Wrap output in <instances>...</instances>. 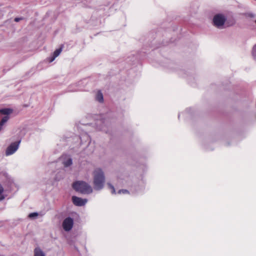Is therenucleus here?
I'll use <instances>...</instances> for the list:
<instances>
[{"label":"nucleus","mask_w":256,"mask_h":256,"mask_svg":"<svg viewBox=\"0 0 256 256\" xmlns=\"http://www.w3.org/2000/svg\"><path fill=\"white\" fill-rule=\"evenodd\" d=\"M73 188L82 194H90L92 192V187L84 181H76L72 184Z\"/></svg>","instance_id":"2"},{"label":"nucleus","mask_w":256,"mask_h":256,"mask_svg":"<svg viewBox=\"0 0 256 256\" xmlns=\"http://www.w3.org/2000/svg\"><path fill=\"white\" fill-rule=\"evenodd\" d=\"M86 138L88 140L89 138H88V136L87 134L86 135Z\"/></svg>","instance_id":"23"},{"label":"nucleus","mask_w":256,"mask_h":256,"mask_svg":"<svg viewBox=\"0 0 256 256\" xmlns=\"http://www.w3.org/2000/svg\"><path fill=\"white\" fill-rule=\"evenodd\" d=\"M72 159L68 158L66 160L65 159V167L68 166L72 164Z\"/></svg>","instance_id":"12"},{"label":"nucleus","mask_w":256,"mask_h":256,"mask_svg":"<svg viewBox=\"0 0 256 256\" xmlns=\"http://www.w3.org/2000/svg\"><path fill=\"white\" fill-rule=\"evenodd\" d=\"M5 198L4 196H0V201H2V200H4Z\"/></svg>","instance_id":"21"},{"label":"nucleus","mask_w":256,"mask_h":256,"mask_svg":"<svg viewBox=\"0 0 256 256\" xmlns=\"http://www.w3.org/2000/svg\"><path fill=\"white\" fill-rule=\"evenodd\" d=\"M226 18V16L222 14H217L213 18L214 25L218 28H222Z\"/></svg>","instance_id":"3"},{"label":"nucleus","mask_w":256,"mask_h":256,"mask_svg":"<svg viewBox=\"0 0 256 256\" xmlns=\"http://www.w3.org/2000/svg\"><path fill=\"white\" fill-rule=\"evenodd\" d=\"M78 89H74V90H77Z\"/></svg>","instance_id":"24"},{"label":"nucleus","mask_w":256,"mask_h":256,"mask_svg":"<svg viewBox=\"0 0 256 256\" xmlns=\"http://www.w3.org/2000/svg\"><path fill=\"white\" fill-rule=\"evenodd\" d=\"M62 51V48L60 47L59 48L56 50L52 56L48 58V60L49 62H52L54 59L60 54Z\"/></svg>","instance_id":"8"},{"label":"nucleus","mask_w":256,"mask_h":256,"mask_svg":"<svg viewBox=\"0 0 256 256\" xmlns=\"http://www.w3.org/2000/svg\"><path fill=\"white\" fill-rule=\"evenodd\" d=\"M12 110L10 108H2L0 110V113L2 114L8 115L12 112Z\"/></svg>","instance_id":"10"},{"label":"nucleus","mask_w":256,"mask_h":256,"mask_svg":"<svg viewBox=\"0 0 256 256\" xmlns=\"http://www.w3.org/2000/svg\"><path fill=\"white\" fill-rule=\"evenodd\" d=\"M20 141L16 142L11 144L6 148V156H10L13 154L18 149Z\"/></svg>","instance_id":"4"},{"label":"nucleus","mask_w":256,"mask_h":256,"mask_svg":"<svg viewBox=\"0 0 256 256\" xmlns=\"http://www.w3.org/2000/svg\"><path fill=\"white\" fill-rule=\"evenodd\" d=\"M4 190L2 187V186L0 184V195L2 194V193L4 192Z\"/></svg>","instance_id":"19"},{"label":"nucleus","mask_w":256,"mask_h":256,"mask_svg":"<svg viewBox=\"0 0 256 256\" xmlns=\"http://www.w3.org/2000/svg\"><path fill=\"white\" fill-rule=\"evenodd\" d=\"M38 216V214L37 212H32L29 214L28 217L30 218H32Z\"/></svg>","instance_id":"14"},{"label":"nucleus","mask_w":256,"mask_h":256,"mask_svg":"<svg viewBox=\"0 0 256 256\" xmlns=\"http://www.w3.org/2000/svg\"><path fill=\"white\" fill-rule=\"evenodd\" d=\"M92 175L94 189L96 190H102L105 183V176L103 171L100 168H96L94 171Z\"/></svg>","instance_id":"1"},{"label":"nucleus","mask_w":256,"mask_h":256,"mask_svg":"<svg viewBox=\"0 0 256 256\" xmlns=\"http://www.w3.org/2000/svg\"><path fill=\"white\" fill-rule=\"evenodd\" d=\"M72 201L75 206H84L86 204L88 200L86 198H82L76 196H72Z\"/></svg>","instance_id":"5"},{"label":"nucleus","mask_w":256,"mask_h":256,"mask_svg":"<svg viewBox=\"0 0 256 256\" xmlns=\"http://www.w3.org/2000/svg\"><path fill=\"white\" fill-rule=\"evenodd\" d=\"M23 20L22 18H14V21L16 22H18L19 21H20V20Z\"/></svg>","instance_id":"17"},{"label":"nucleus","mask_w":256,"mask_h":256,"mask_svg":"<svg viewBox=\"0 0 256 256\" xmlns=\"http://www.w3.org/2000/svg\"><path fill=\"white\" fill-rule=\"evenodd\" d=\"M108 186L109 188H110L111 190L112 194H115L116 191H115L114 186L112 184H111L110 183H108Z\"/></svg>","instance_id":"13"},{"label":"nucleus","mask_w":256,"mask_h":256,"mask_svg":"<svg viewBox=\"0 0 256 256\" xmlns=\"http://www.w3.org/2000/svg\"><path fill=\"white\" fill-rule=\"evenodd\" d=\"M96 100L98 102H103L104 98L102 94L100 92H98L96 95Z\"/></svg>","instance_id":"11"},{"label":"nucleus","mask_w":256,"mask_h":256,"mask_svg":"<svg viewBox=\"0 0 256 256\" xmlns=\"http://www.w3.org/2000/svg\"><path fill=\"white\" fill-rule=\"evenodd\" d=\"M74 225V220L70 218H65V231L70 230Z\"/></svg>","instance_id":"6"},{"label":"nucleus","mask_w":256,"mask_h":256,"mask_svg":"<svg viewBox=\"0 0 256 256\" xmlns=\"http://www.w3.org/2000/svg\"><path fill=\"white\" fill-rule=\"evenodd\" d=\"M107 122L108 120L105 118L98 120L96 122V128L100 130H105L104 125H106Z\"/></svg>","instance_id":"7"},{"label":"nucleus","mask_w":256,"mask_h":256,"mask_svg":"<svg viewBox=\"0 0 256 256\" xmlns=\"http://www.w3.org/2000/svg\"><path fill=\"white\" fill-rule=\"evenodd\" d=\"M255 22H256V20L255 21Z\"/></svg>","instance_id":"25"},{"label":"nucleus","mask_w":256,"mask_h":256,"mask_svg":"<svg viewBox=\"0 0 256 256\" xmlns=\"http://www.w3.org/2000/svg\"><path fill=\"white\" fill-rule=\"evenodd\" d=\"M256 52V44L254 46V47L253 48V52H252V54H253V55L254 56V53L255 52Z\"/></svg>","instance_id":"20"},{"label":"nucleus","mask_w":256,"mask_h":256,"mask_svg":"<svg viewBox=\"0 0 256 256\" xmlns=\"http://www.w3.org/2000/svg\"><path fill=\"white\" fill-rule=\"evenodd\" d=\"M34 256H45V254L39 248H36L34 250Z\"/></svg>","instance_id":"9"},{"label":"nucleus","mask_w":256,"mask_h":256,"mask_svg":"<svg viewBox=\"0 0 256 256\" xmlns=\"http://www.w3.org/2000/svg\"><path fill=\"white\" fill-rule=\"evenodd\" d=\"M9 119V116H4V118H2V120L4 122L6 123Z\"/></svg>","instance_id":"16"},{"label":"nucleus","mask_w":256,"mask_h":256,"mask_svg":"<svg viewBox=\"0 0 256 256\" xmlns=\"http://www.w3.org/2000/svg\"><path fill=\"white\" fill-rule=\"evenodd\" d=\"M5 123L2 120H1L0 122V131L2 130V126H3V125Z\"/></svg>","instance_id":"18"},{"label":"nucleus","mask_w":256,"mask_h":256,"mask_svg":"<svg viewBox=\"0 0 256 256\" xmlns=\"http://www.w3.org/2000/svg\"><path fill=\"white\" fill-rule=\"evenodd\" d=\"M128 191L126 190H118V194H128Z\"/></svg>","instance_id":"15"},{"label":"nucleus","mask_w":256,"mask_h":256,"mask_svg":"<svg viewBox=\"0 0 256 256\" xmlns=\"http://www.w3.org/2000/svg\"><path fill=\"white\" fill-rule=\"evenodd\" d=\"M62 226L63 228H64V220H63L62 222Z\"/></svg>","instance_id":"22"}]
</instances>
